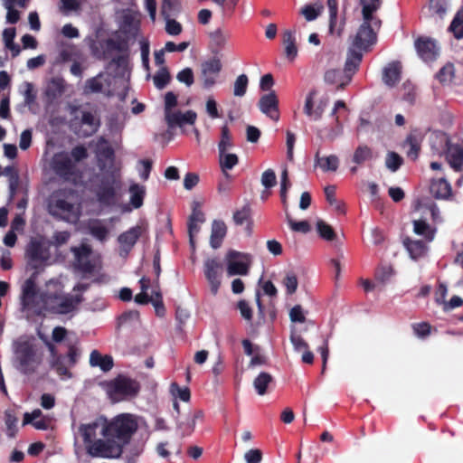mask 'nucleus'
Here are the masks:
<instances>
[{"label": "nucleus", "instance_id": "obj_1", "mask_svg": "<svg viewBox=\"0 0 463 463\" xmlns=\"http://www.w3.org/2000/svg\"><path fill=\"white\" fill-rule=\"evenodd\" d=\"M100 173L95 174L91 178L93 192L98 202L107 207L115 205L118 201V193L122 186L121 176L118 170L106 168V164L99 162Z\"/></svg>", "mask_w": 463, "mask_h": 463}, {"label": "nucleus", "instance_id": "obj_2", "mask_svg": "<svg viewBox=\"0 0 463 463\" xmlns=\"http://www.w3.org/2000/svg\"><path fill=\"white\" fill-rule=\"evenodd\" d=\"M42 312L46 311L54 315H68L77 309L84 300L82 294H64L61 289H49L40 293Z\"/></svg>", "mask_w": 463, "mask_h": 463}, {"label": "nucleus", "instance_id": "obj_3", "mask_svg": "<svg viewBox=\"0 0 463 463\" xmlns=\"http://www.w3.org/2000/svg\"><path fill=\"white\" fill-rule=\"evenodd\" d=\"M137 428V422L129 415L122 414L110 421H105L101 434L115 439V443L120 445V449H123L129 443Z\"/></svg>", "mask_w": 463, "mask_h": 463}, {"label": "nucleus", "instance_id": "obj_4", "mask_svg": "<svg viewBox=\"0 0 463 463\" xmlns=\"http://www.w3.org/2000/svg\"><path fill=\"white\" fill-rule=\"evenodd\" d=\"M104 390L112 402H121L138 395L140 383L126 374L119 373L114 379L104 383Z\"/></svg>", "mask_w": 463, "mask_h": 463}, {"label": "nucleus", "instance_id": "obj_5", "mask_svg": "<svg viewBox=\"0 0 463 463\" xmlns=\"http://www.w3.org/2000/svg\"><path fill=\"white\" fill-rule=\"evenodd\" d=\"M14 356L17 364L16 369L23 374L31 375L36 373L42 363V357L37 354L34 345L29 341L15 344Z\"/></svg>", "mask_w": 463, "mask_h": 463}, {"label": "nucleus", "instance_id": "obj_6", "mask_svg": "<svg viewBox=\"0 0 463 463\" xmlns=\"http://www.w3.org/2000/svg\"><path fill=\"white\" fill-rule=\"evenodd\" d=\"M52 167L55 175L64 182L75 184L80 177L77 165L67 152L56 153L52 160Z\"/></svg>", "mask_w": 463, "mask_h": 463}, {"label": "nucleus", "instance_id": "obj_7", "mask_svg": "<svg viewBox=\"0 0 463 463\" xmlns=\"http://www.w3.org/2000/svg\"><path fill=\"white\" fill-rule=\"evenodd\" d=\"M105 439H96L88 445L86 449L89 455L96 458H118L121 457L123 449L115 443V439L104 437Z\"/></svg>", "mask_w": 463, "mask_h": 463}, {"label": "nucleus", "instance_id": "obj_8", "mask_svg": "<svg viewBox=\"0 0 463 463\" xmlns=\"http://www.w3.org/2000/svg\"><path fill=\"white\" fill-rule=\"evenodd\" d=\"M377 30L373 20H363L352 41V47L361 52H367L376 43Z\"/></svg>", "mask_w": 463, "mask_h": 463}, {"label": "nucleus", "instance_id": "obj_9", "mask_svg": "<svg viewBox=\"0 0 463 463\" xmlns=\"http://www.w3.org/2000/svg\"><path fill=\"white\" fill-rule=\"evenodd\" d=\"M79 355L80 353L78 348L74 345H70L65 356L58 354L51 359V367L59 376L71 378L72 373L70 372L69 368L75 366L78 362Z\"/></svg>", "mask_w": 463, "mask_h": 463}, {"label": "nucleus", "instance_id": "obj_10", "mask_svg": "<svg viewBox=\"0 0 463 463\" xmlns=\"http://www.w3.org/2000/svg\"><path fill=\"white\" fill-rule=\"evenodd\" d=\"M37 286L33 279L25 280L22 288L21 308L23 311L33 310L36 314L42 313V303L40 300Z\"/></svg>", "mask_w": 463, "mask_h": 463}, {"label": "nucleus", "instance_id": "obj_11", "mask_svg": "<svg viewBox=\"0 0 463 463\" xmlns=\"http://www.w3.org/2000/svg\"><path fill=\"white\" fill-rule=\"evenodd\" d=\"M249 254L241 253L236 250H230L227 253V272L230 276L247 275L250 269L248 262Z\"/></svg>", "mask_w": 463, "mask_h": 463}, {"label": "nucleus", "instance_id": "obj_12", "mask_svg": "<svg viewBox=\"0 0 463 463\" xmlns=\"http://www.w3.org/2000/svg\"><path fill=\"white\" fill-rule=\"evenodd\" d=\"M222 264L217 258H209L203 263V273L210 284L211 292L216 295L221 286Z\"/></svg>", "mask_w": 463, "mask_h": 463}, {"label": "nucleus", "instance_id": "obj_13", "mask_svg": "<svg viewBox=\"0 0 463 463\" xmlns=\"http://www.w3.org/2000/svg\"><path fill=\"white\" fill-rule=\"evenodd\" d=\"M51 214L68 222H76L80 217L74 204L64 199H58L54 202Z\"/></svg>", "mask_w": 463, "mask_h": 463}, {"label": "nucleus", "instance_id": "obj_14", "mask_svg": "<svg viewBox=\"0 0 463 463\" xmlns=\"http://www.w3.org/2000/svg\"><path fill=\"white\" fill-rule=\"evenodd\" d=\"M25 255L29 264L33 269H37L38 264L44 262L48 259L47 250L44 248L43 243L37 239L30 241L26 247Z\"/></svg>", "mask_w": 463, "mask_h": 463}, {"label": "nucleus", "instance_id": "obj_15", "mask_svg": "<svg viewBox=\"0 0 463 463\" xmlns=\"http://www.w3.org/2000/svg\"><path fill=\"white\" fill-rule=\"evenodd\" d=\"M145 232L146 228L143 225H136L119 234L118 241L121 251L128 254Z\"/></svg>", "mask_w": 463, "mask_h": 463}, {"label": "nucleus", "instance_id": "obj_16", "mask_svg": "<svg viewBox=\"0 0 463 463\" xmlns=\"http://www.w3.org/2000/svg\"><path fill=\"white\" fill-rule=\"evenodd\" d=\"M415 48L419 56L424 61H432L436 60L439 55V47L436 42L430 37H419L415 41Z\"/></svg>", "mask_w": 463, "mask_h": 463}, {"label": "nucleus", "instance_id": "obj_17", "mask_svg": "<svg viewBox=\"0 0 463 463\" xmlns=\"http://www.w3.org/2000/svg\"><path fill=\"white\" fill-rule=\"evenodd\" d=\"M221 70L222 62L216 58L206 61L202 64L203 88L210 89L215 84V77L219 74Z\"/></svg>", "mask_w": 463, "mask_h": 463}, {"label": "nucleus", "instance_id": "obj_18", "mask_svg": "<svg viewBox=\"0 0 463 463\" xmlns=\"http://www.w3.org/2000/svg\"><path fill=\"white\" fill-rule=\"evenodd\" d=\"M363 54L362 52L354 49L350 48L347 55V59L345 64V69L343 72L345 74V81L341 82V87H345L349 84L351 81V79L353 75L357 71L359 64L362 61Z\"/></svg>", "mask_w": 463, "mask_h": 463}, {"label": "nucleus", "instance_id": "obj_19", "mask_svg": "<svg viewBox=\"0 0 463 463\" xmlns=\"http://www.w3.org/2000/svg\"><path fill=\"white\" fill-rule=\"evenodd\" d=\"M260 111L273 120H279V100L274 91L263 95L259 100Z\"/></svg>", "mask_w": 463, "mask_h": 463}, {"label": "nucleus", "instance_id": "obj_20", "mask_svg": "<svg viewBox=\"0 0 463 463\" xmlns=\"http://www.w3.org/2000/svg\"><path fill=\"white\" fill-rule=\"evenodd\" d=\"M447 150L446 157L450 166L456 171H461L463 167V146L461 144H452L447 137L445 141Z\"/></svg>", "mask_w": 463, "mask_h": 463}, {"label": "nucleus", "instance_id": "obj_21", "mask_svg": "<svg viewBox=\"0 0 463 463\" xmlns=\"http://www.w3.org/2000/svg\"><path fill=\"white\" fill-rule=\"evenodd\" d=\"M362 5L363 20H373V25L380 29L382 21L373 14L378 11L382 5V0H359Z\"/></svg>", "mask_w": 463, "mask_h": 463}, {"label": "nucleus", "instance_id": "obj_22", "mask_svg": "<svg viewBox=\"0 0 463 463\" xmlns=\"http://www.w3.org/2000/svg\"><path fill=\"white\" fill-rule=\"evenodd\" d=\"M196 118L197 115L194 110H187L184 113L175 111L174 113H167L165 120L167 125L172 128L175 126L182 127L185 124L194 125Z\"/></svg>", "mask_w": 463, "mask_h": 463}, {"label": "nucleus", "instance_id": "obj_23", "mask_svg": "<svg viewBox=\"0 0 463 463\" xmlns=\"http://www.w3.org/2000/svg\"><path fill=\"white\" fill-rule=\"evenodd\" d=\"M80 124L86 126L80 134L84 137H89L98 132L100 121L99 118H96L95 115L90 111H82L80 118Z\"/></svg>", "mask_w": 463, "mask_h": 463}, {"label": "nucleus", "instance_id": "obj_24", "mask_svg": "<svg viewBox=\"0 0 463 463\" xmlns=\"http://www.w3.org/2000/svg\"><path fill=\"white\" fill-rule=\"evenodd\" d=\"M402 66L399 61L389 63L383 71V81L390 88L394 87L401 80Z\"/></svg>", "mask_w": 463, "mask_h": 463}, {"label": "nucleus", "instance_id": "obj_25", "mask_svg": "<svg viewBox=\"0 0 463 463\" xmlns=\"http://www.w3.org/2000/svg\"><path fill=\"white\" fill-rule=\"evenodd\" d=\"M90 365L99 367L102 372L107 373L114 366L113 357L110 354L102 355L98 350H92L90 354Z\"/></svg>", "mask_w": 463, "mask_h": 463}, {"label": "nucleus", "instance_id": "obj_26", "mask_svg": "<svg viewBox=\"0 0 463 463\" xmlns=\"http://www.w3.org/2000/svg\"><path fill=\"white\" fill-rule=\"evenodd\" d=\"M227 233V227L224 222L214 220L212 223V231L210 237V244L212 248L218 249L221 247L222 241Z\"/></svg>", "mask_w": 463, "mask_h": 463}, {"label": "nucleus", "instance_id": "obj_27", "mask_svg": "<svg viewBox=\"0 0 463 463\" xmlns=\"http://www.w3.org/2000/svg\"><path fill=\"white\" fill-rule=\"evenodd\" d=\"M404 246L409 251L411 258L415 260L425 257L429 250L427 243L421 240L406 239Z\"/></svg>", "mask_w": 463, "mask_h": 463}, {"label": "nucleus", "instance_id": "obj_28", "mask_svg": "<svg viewBox=\"0 0 463 463\" xmlns=\"http://www.w3.org/2000/svg\"><path fill=\"white\" fill-rule=\"evenodd\" d=\"M346 4H343V14L341 19L338 21V14H329L328 21V33L331 35L341 37L345 25L346 15Z\"/></svg>", "mask_w": 463, "mask_h": 463}, {"label": "nucleus", "instance_id": "obj_29", "mask_svg": "<svg viewBox=\"0 0 463 463\" xmlns=\"http://www.w3.org/2000/svg\"><path fill=\"white\" fill-rule=\"evenodd\" d=\"M65 91V82L61 78H52L46 89H45V96L49 99L50 102L54 101L58 98H60Z\"/></svg>", "mask_w": 463, "mask_h": 463}, {"label": "nucleus", "instance_id": "obj_30", "mask_svg": "<svg viewBox=\"0 0 463 463\" xmlns=\"http://www.w3.org/2000/svg\"><path fill=\"white\" fill-rule=\"evenodd\" d=\"M87 228L90 234L99 241H106L109 235L108 228L103 224V221L99 219L90 220Z\"/></svg>", "mask_w": 463, "mask_h": 463}, {"label": "nucleus", "instance_id": "obj_31", "mask_svg": "<svg viewBox=\"0 0 463 463\" xmlns=\"http://www.w3.org/2000/svg\"><path fill=\"white\" fill-rule=\"evenodd\" d=\"M218 154L220 168L222 174L228 178L230 175L227 172L239 164V157L236 154L228 153V151Z\"/></svg>", "mask_w": 463, "mask_h": 463}, {"label": "nucleus", "instance_id": "obj_32", "mask_svg": "<svg viewBox=\"0 0 463 463\" xmlns=\"http://www.w3.org/2000/svg\"><path fill=\"white\" fill-rule=\"evenodd\" d=\"M99 427V421H93L89 424H81L79 428V431L82 437L85 447L90 445L91 442L96 440L97 430Z\"/></svg>", "mask_w": 463, "mask_h": 463}, {"label": "nucleus", "instance_id": "obj_33", "mask_svg": "<svg viewBox=\"0 0 463 463\" xmlns=\"http://www.w3.org/2000/svg\"><path fill=\"white\" fill-rule=\"evenodd\" d=\"M403 147L407 148V156L411 160H416L420 150V143L418 137L412 133L409 134L403 143Z\"/></svg>", "mask_w": 463, "mask_h": 463}, {"label": "nucleus", "instance_id": "obj_34", "mask_svg": "<svg viewBox=\"0 0 463 463\" xmlns=\"http://www.w3.org/2000/svg\"><path fill=\"white\" fill-rule=\"evenodd\" d=\"M304 113L308 118H310L312 120H315V121L320 119L324 113V107L322 105H318L316 108H314L313 93L312 92H310L306 97L305 105H304Z\"/></svg>", "mask_w": 463, "mask_h": 463}, {"label": "nucleus", "instance_id": "obj_35", "mask_svg": "<svg viewBox=\"0 0 463 463\" xmlns=\"http://www.w3.org/2000/svg\"><path fill=\"white\" fill-rule=\"evenodd\" d=\"M315 160L316 164L318 165L324 172H335L337 170L339 165V159L335 155L320 157L319 152H317Z\"/></svg>", "mask_w": 463, "mask_h": 463}, {"label": "nucleus", "instance_id": "obj_36", "mask_svg": "<svg viewBox=\"0 0 463 463\" xmlns=\"http://www.w3.org/2000/svg\"><path fill=\"white\" fill-rule=\"evenodd\" d=\"M130 203L135 209H138L143 205L146 195V188L138 184H133L129 186Z\"/></svg>", "mask_w": 463, "mask_h": 463}, {"label": "nucleus", "instance_id": "obj_37", "mask_svg": "<svg viewBox=\"0 0 463 463\" xmlns=\"http://www.w3.org/2000/svg\"><path fill=\"white\" fill-rule=\"evenodd\" d=\"M282 41L287 57L290 60H294L298 54L294 33L289 30L285 31L283 33Z\"/></svg>", "mask_w": 463, "mask_h": 463}, {"label": "nucleus", "instance_id": "obj_38", "mask_svg": "<svg viewBox=\"0 0 463 463\" xmlns=\"http://www.w3.org/2000/svg\"><path fill=\"white\" fill-rule=\"evenodd\" d=\"M373 157V152L370 146L367 145H359L354 152L352 161L356 165H363L372 160Z\"/></svg>", "mask_w": 463, "mask_h": 463}, {"label": "nucleus", "instance_id": "obj_39", "mask_svg": "<svg viewBox=\"0 0 463 463\" xmlns=\"http://www.w3.org/2000/svg\"><path fill=\"white\" fill-rule=\"evenodd\" d=\"M430 189L437 199H448L451 195V186L445 179H439L432 184Z\"/></svg>", "mask_w": 463, "mask_h": 463}, {"label": "nucleus", "instance_id": "obj_40", "mask_svg": "<svg viewBox=\"0 0 463 463\" xmlns=\"http://www.w3.org/2000/svg\"><path fill=\"white\" fill-rule=\"evenodd\" d=\"M274 382L271 374L261 372L253 381V386L259 395L267 393L268 387Z\"/></svg>", "mask_w": 463, "mask_h": 463}, {"label": "nucleus", "instance_id": "obj_41", "mask_svg": "<svg viewBox=\"0 0 463 463\" xmlns=\"http://www.w3.org/2000/svg\"><path fill=\"white\" fill-rule=\"evenodd\" d=\"M449 31L451 32L456 39L463 38V7L456 13Z\"/></svg>", "mask_w": 463, "mask_h": 463}, {"label": "nucleus", "instance_id": "obj_42", "mask_svg": "<svg viewBox=\"0 0 463 463\" xmlns=\"http://www.w3.org/2000/svg\"><path fill=\"white\" fill-rule=\"evenodd\" d=\"M210 38L212 44L214 46L213 52H217L225 46L228 39L230 38V33H225L221 29H217L210 33Z\"/></svg>", "mask_w": 463, "mask_h": 463}, {"label": "nucleus", "instance_id": "obj_43", "mask_svg": "<svg viewBox=\"0 0 463 463\" xmlns=\"http://www.w3.org/2000/svg\"><path fill=\"white\" fill-rule=\"evenodd\" d=\"M4 175L9 177L10 196L14 197L19 186V174L14 166L9 165L4 169Z\"/></svg>", "mask_w": 463, "mask_h": 463}, {"label": "nucleus", "instance_id": "obj_44", "mask_svg": "<svg viewBox=\"0 0 463 463\" xmlns=\"http://www.w3.org/2000/svg\"><path fill=\"white\" fill-rule=\"evenodd\" d=\"M345 74L341 70L331 69L327 70L325 73V81L329 84L336 85V90H344L341 87V82L345 81Z\"/></svg>", "mask_w": 463, "mask_h": 463}, {"label": "nucleus", "instance_id": "obj_45", "mask_svg": "<svg viewBox=\"0 0 463 463\" xmlns=\"http://www.w3.org/2000/svg\"><path fill=\"white\" fill-rule=\"evenodd\" d=\"M233 146L232 136L227 125L222 127L221 139L218 143V153L228 151Z\"/></svg>", "mask_w": 463, "mask_h": 463}, {"label": "nucleus", "instance_id": "obj_46", "mask_svg": "<svg viewBox=\"0 0 463 463\" xmlns=\"http://www.w3.org/2000/svg\"><path fill=\"white\" fill-rule=\"evenodd\" d=\"M15 37V29L14 28H7L3 33V38L5 44V47L11 50L12 55L14 57L17 56L20 52V46L14 43V40Z\"/></svg>", "mask_w": 463, "mask_h": 463}, {"label": "nucleus", "instance_id": "obj_47", "mask_svg": "<svg viewBox=\"0 0 463 463\" xmlns=\"http://www.w3.org/2000/svg\"><path fill=\"white\" fill-rule=\"evenodd\" d=\"M413 230L418 235H423L428 241H431L434 239L435 231L431 230L429 223L424 220H415L413 222Z\"/></svg>", "mask_w": 463, "mask_h": 463}, {"label": "nucleus", "instance_id": "obj_48", "mask_svg": "<svg viewBox=\"0 0 463 463\" xmlns=\"http://www.w3.org/2000/svg\"><path fill=\"white\" fill-rule=\"evenodd\" d=\"M141 292L137 294L135 297V302L140 305H146L148 303H151V298L147 294V289L150 286V279L143 277L139 280Z\"/></svg>", "mask_w": 463, "mask_h": 463}, {"label": "nucleus", "instance_id": "obj_49", "mask_svg": "<svg viewBox=\"0 0 463 463\" xmlns=\"http://www.w3.org/2000/svg\"><path fill=\"white\" fill-rule=\"evenodd\" d=\"M205 218L204 214L201 210L196 209L195 207L193 209V212L188 219L187 227L188 232H199V226L197 222H204Z\"/></svg>", "mask_w": 463, "mask_h": 463}, {"label": "nucleus", "instance_id": "obj_50", "mask_svg": "<svg viewBox=\"0 0 463 463\" xmlns=\"http://www.w3.org/2000/svg\"><path fill=\"white\" fill-rule=\"evenodd\" d=\"M18 419L13 411L7 410L5 411V422L6 425V433L10 438H14L18 430L17 429Z\"/></svg>", "mask_w": 463, "mask_h": 463}, {"label": "nucleus", "instance_id": "obj_51", "mask_svg": "<svg viewBox=\"0 0 463 463\" xmlns=\"http://www.w3.org/2000/svg\"><path fill=\"white\" fill-rule=\"evenodd\" d=\"M104 43L107 52L116 51L118 52H127L128 51V43L125 39L109 38Z\"/></svg>", "mask_w": 463, "mask_h": 463}, {"label": "nucleus", "instance_id": "obj_52", "mask_svg": "<svg viewBox=\"0 0 463 463\" xmlns=\"http://www.w3.org/2000/svg\"><path fill=\"white\" fill-rule=\"evenodd\" d=\"M448 5V0H429V10L441 19L447 13Z\"/></svg>", "mask_w": 463, "mask_h": 463}, {"label": "nucleus", "instance_id": "obj_53", "mask_svg": "<svg viewBox=\"0 0 463 463\" xmlns=\"http://www.w3.org/2000/svg\"><path fill=\"white\" fill-rule=\"evenodd\" d=\"M317 230L319 234V236L328 241H332L335 238V232L332 226L327 224L322 220L317 221Z\"/></svg>", "mask_w": 463, "mask_h": 463}, {"label": "nucleus", "instance_id": "obj_54", "mask_svg": "<svg viewBox=\"0 0 463 463\" xmlns=\"http://www.w3.org/2000/svg\"><path fill=\"white\" fill-rule=\"evenodd\" d=\"M324 6L318 5L317 8L312 5H306L300 10V14L305 17L307 22L316 20L323 12Z\"/></svg>", "mask_w": 463, "mask_h": 463}, {"label": "nucleus", "instance_id": "obj_55", "mask_svg": "<svg viewBox=\"0 0 463 463\" xmlns=\"http://www.w3.org/2000/svg\"><path fill=\"white\" fill-rule=\"evenodd\" d=\"M171 76L166 68H162L154 76V83L155 86L158 90L164 89L170 81Z\"/></svg>", "mask_w": 463, "mask_h": 463}, {"label": "nucleus", "instance_id": "obj_56", "mask_svg": "<svg viewBox=\"0 0 463 463\" xmlns=\"http://www.w3.org/2000/svg\"><path fill=\"white\" fill-rule=\"evenodd\" d=\"M286 219L288 224L294 232L307 233L310 231V224L307 221L295 222L288 213H286Z\"/></svg>", "mask_w": 463, "mask_h": 463}, {"label": "nucleus", "instance_id": "obj_57", "mask_svg": "<svg viewBox=\"0 0 463 463\" xmlns=\"http://www.w3.org/2000/svg\"><path fill=\"white\" fill-rule=\"evenodd\" d=\"M403 163L402 157L395 153V152H390L387 154L385 165L388 169H390L392 172L397 171L401 165Z\"/></svg>", "mask_w": 463, "mask_h": 463}, {"label": "nucleus", "instance_id": "obj_58", "mask_svg": "<svg viewBox=\"0 0 463 463\" xmlns=\"http://www.w3.org/2000/svg\"><path fill=\"white\" fill-rule=\"evenodd\" d=\"M249 80L247 75L241 74L237 77L234 82L233 94L237 97H242L247 91Z\"/></svg>", "mask_w": 463, "mask_h": 463}, {"label": "nucleus", "instance_id": "obj_59", "mask_svg": "<svg viewBox=\"0 0 463 463\" xmlns=\"http://www.w3.org/2000/svg\"><path fill=\"white\" fill-rule=\"evenodd\" d=\"M179 10L178 0H163L161 14L165 18H168Z\"/></svg>", "mask_w": 463, "mask_h": 463}, {"label": "nucleus", "instance_id": "obj_60", "mask_svg": "<svg viewBox=\"0 0 463 463\" xmlns=\"http://www.w3.org/2000/svg\"><path fill=\"white\" fill-rule=\"evenodd\" d=\"M454 76V66L452 63H448L443 66L437 73L436 77L439 82L445 83L450 81Z\"/></svg>", "mask_w": 463, "mask_h": 463}, {"label": "nucleus", "instance_id": "obj_61", "mask_svg": "<svg viewBox=\"0 0 463 463\" xmlns=\"http://www.w3.org/2000/svg\"><path fill=\"white\" fill-rule=\"evenodd\" d=\"M232 218L235 224L242 225L250 218V207L249 205H244L241 210L234 212Z\"/></svg>", "mask_w": 463, "mask_h": 463}, {"label": "nucleus", "instance_id": "obj_62", "mask_svg": "<svg viewBox=\"0 0 463 463\" xmlns=\"http://www.w3.org/2000/svg\"><path fill=\"white\" fill-rule=\"evenodd\" d=\"M71 158L77 165L78 162H80L86 159L89 156L88 150L83 145H78L74 146L71 152L69 153Z\"/></svg>", "mask_w": 463, "mask_h": 463}, {"label": "nucleus", "instance_id": "obj_63", "mask_svg": "<svg viewBox=\"0 0 463 463\" xmlns=\"http://www.w3.org/2000/svg\"><path fill=\"white\" fill-rule=\"evenodd\" d=\"M103 77V73L100 72L97 76L90 78L86 81V89L93 93H99L102 91L103 84L99 79Z\"/></svg>", "mask_w": 463, "mask_h": 463}, {"label": "nucleus", "instance_id": "obj_64", "mask_svg": "<svg viewBox=\"0 0 463 463\" xmlns=\"http://www.w3.org/2000/svg\"><path fill=\"white\" fill-rule=\"evenodd\" d=\"M283 284L286 287L287 293L292 295L298 288V278L293 273H288L283 279Z\"/></svg>", "mask_w": 463, "mask_h": 463}]
</instances>
